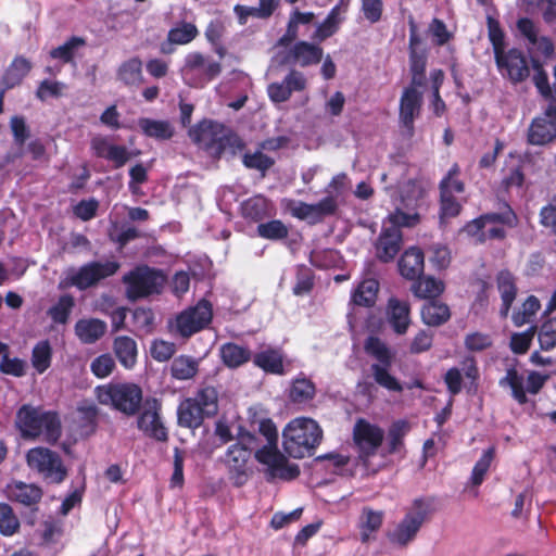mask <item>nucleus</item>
Segmentation results:
<instances>
[{
	"instance_id": "obj_1",
	"label": "nucleus",
	"mask_w": 556,
	"mask_h": 556,
	"mask_svg": "<svg viewBox=\"0 0 556 556\" xmlns=\"http://www.w3.org/2000/svg\"><path fill=\"white\" fill-rule=\"evenodd\" d=\"M424 192L419 182L408 180L392 195L394 212L389 214L376 245L379 260L383 262L393 260L401 249L402 232L400 228L414 227L419 223L420 217L417 210Z\"/></svg>"
},
{
	"instance_id": "obj_2",
	"label": "nucleus",
	"mask_w": 556,
	"mask_h": 556,
	"mask_svg": "<svg viewBox=\"0 0 556 556\" xmlns=\"http://www.w3.org/2000/svg\"><path fill=\"white\" fill-rule=\"evenodd\" d=\"M16 427L25 439H39L55 443L62 433L56 413L31 405H23L16 414Z\"/></svg>"
},
{
	"instance_id": "obj_3",
	"label": "nucleus",
	"mask_w": 556,
	"mask_h": 556,
	"mask_svg": "<svg viewBox=\"0 0 556 556\" xmlns=\"http://www.w3.org/2000/svg\"><path fill=\"white\" fill-rule=\"evenodd\" d=\"M282 439L283 448L289 456L303 458L320 444L323 430L314 419L298 417L287 424Z\"/></svg>"
},
{
	"instance_id": "obj_4",
	"label": "nucleus",
	"mask_w": 556,
	"mask_h": 556,
	"mask_svg": "<svg viewBox=\"0 0 556 556\" xmlns=\"http://www.w3.org/2000/svg\"><path fill=\"white\" fill-rule=\"evenodd\" d=\"M260 432L267 443L255 453L256 459L267 467L270 479L292 480L300 473L298 465L290 464L277 448V429L271 420L260 424Z\"/></svg>"
},
{
	"instance_id": "obj_5",
	"label": "nucleus",
	"mask_w": 556,
	"mask_h": 556,
	"mask_svg": "<svg viewBox=\"0 0 556 556\" xmlns=\"http://www.w3.org/2000/svg\"><path fill=\"white\" fill-rule=\"evenodd\" d=\"M100 404L111 406L126 416L136 415L142 403V390L131 382L99 386L94 390Z\"/></svg>"
},
{
	"instance_id": "obj_6",
	"label": "nucleus",
	"mask_w": 556,
	"mask_h": 556,
	"mask_svg": "<svg viewBox=\"0 0 556 556\" xmlns=\"http://www.w3.org/2000/svg\"><path fill=\"white\" fill-rule=\"evenodd\" d=\"M434 511L431 498H416L407 508L405 516L389 533L390 541L399 546L413 542L426 519Z\"/></svg>"
},
{
	"instance_id": "obj_7",
	"label": "nucleus",
	"mask_w": 556,
	"mask_h": 556,
	"mask_svg": "<svg viewBox=\"0 0 556 556\" xmlns=\"http://www.w3.org/2000/svg\"><path fill=\"white\" fill-rule=\"evenodd\" d=\"M118 269L119 263L116 261L90 262L78 268L70 267L64 271L59 287L62 289L75 287L86 290L113 276Z\"/></svg>"
},
{
	"instance_id": "obj_8",
	"label": "nucleus",
	"mask_w": 556,
	"mask_h": 556,
	"mask_svg": "<svg viewBox=\"0 0 556 556\" xmlns=\"http://www.w3.org/2000/svg\"><path fill=\"white\" fill-rule=\"evenodd\" d=\"M126 296L131 301L160 293L166 277L161 270L148 266H138L123 277Z\"/></svg>"
},
{
	"instance_id": "obj_9",
	"label": "nucleus",
	"mask_w": 556,
	"mask_h": 556,
	"mask_svg": "<svg viewBox=\"0 0 556 556\" xmlns=\"http://www.w3.org/2000/svg\"><path fill=\"white\" fill-rule=\"evenodd\" d=\"M184 81L191 87H203L222 72V65L210 55L190 52L180 70Z\"/></svg>"
},
{
	"instance_id": "obj_10",
	"label": "nucleus",
	"mask_w": 556,
	"mask_h": 556,
	"mask_svg": "<svg viewBox=\"0 0 556 556\" xmlns=\"http://www.w3.org/2000/svg\"><path fill=\"white\" fill-rule=\"evenodd\" d=\"M212 316L211 304L202 300L176 316L169 324L170 332L181 338H189L204 329L211 323Z\"/></svg>"
},
{
	"instance_id": "obj_11",
	"label": "nucleus",
	"mask_w": 556,
	"mask_h": 556,
	"mask_svg": "<svg viewBox=\"0 0 556 556\" xmlns=\"http://www.w3.org/2000/svg\"><path fill=\"white\" fill-rule=\"evenodd\" d=\"M514 214L510 211L504 213H490L468 223L463 231L475 238L478 242L488 239H502L505 236L504 226L511 225Z\"/></svg>"
},
{
	"instance_id": "obj_12",
	"label": "nucleus",
	"mask_w": 556,
	"mask_h": 556,
	"mask_svg": "<svg viewBox=\"0 0 556 556\" xmlns=\"http://www.w3.org/2000/svg\"><path fill=\"white\" fill-rule=\"evenodd\" d=\"M384 430L378 425L364 418L356 420L353 427V442L357 448L358 457L365 467L369 468V459L376 455L384 439Z\"/></svg>"
},
{
	"instance_id": "obj_13",
	"label": "nucleus",
	"mask_w": 556,
	"mask_h": 556,
	"mask_svg": "<svg viewBox=\"0 0 556 556\" xmlns=\"http://www.w3.org/2000/svg\"><path fill=\"white\" fill-rule=\"evenodd\" d=\"M27 465L51 482H61L66 477V469L58 453L46 447H34L26 454Z\"/></svg>"
},
{
	"instance_id": "obj_14",
	"label": "nucleus",
	"mask_w": 556,
	"mask_h": 556,
	"mask_svg": "<svg viewBox=\"0 0 556 556\" xmlns=\"http://www.w3.org/2000/svg\"><path fill=\"white\" fill-rule=\"evenodd\" d=\"M495 61L500 73L514 83L522 81L529 76L528 62L518 49L497 52Z\"/></svg>"
},
{
	"instance_id": "obj_15",
	"label": "nucleus",
	"mask_w": 556,
	"mask_h": 556,
	"mask_svg": "<svg viewBox=\"0 0 556 556\" xmlns=\"http://www.w3.org/2000/svg\"><path fill=\"white\" fill-rule=\"evenodd\" d=\"M160 403L156 400L147 401L138 417L137 426L146 435L157 441H166L167 429L160 416Z\"/></svg>"
},
{
	"instance_id": "obj_16",
	"label": "nucleus",
	"mask_w": 556,
	"mask_h": 556,
	"mask_svg": "<svg viewBox=\"0 0 556 556\" xmlns=\"http://www.w3.org/2000/svg\"><path fill=\"white\" fill-rule=\"evenodd\" d=\"M324 50L308 41L295 42L281 58V63L306 67L318 64L323 60Z\"/></svg>"
},
{
	"instance_id": "obj_17",
	"label": "nucleus",
	"mask_w": 556,
	"mask_h": 556,
	"mask_svg": "<svg viewBox=\"0 0 556 556\" xmlns=\"http://www.w3.org/2000/svg\"><path fill=\"white\" fill-rule=\"evenodd\" d=\"M556 106L548 105L545 116L534 118L528 131L531 144L543 146L556 138Z\"/></svg>"
},
{
	"instance_id": "obj_18",
	"label": "nucleus",
	"mask_w": 556,
	"mask_h": 556,
	"mask_svg": "<svg viewBox=\"0 0 556 556\" xmlns=\"http://www.w3.org/2000/svg\"><path fill=\"white\" fill-rule=\"evenodd\" d=\"M422 103V94L416 87L406 88L400 101V122L406 129L407 136L414 134V121L419 116Z\"/></svg>"
},
{
	"instance_id": "obj_19",
	"label": "nucleus",
	"mask_w": 556,
	"mask_h": 556,
	"mask_svg": "<svg viewBox=\"0 0 556 556\" xmlns=\"http://www.w3.org/2000/svg\"><path fill=\"white\" fill-rule=\"evenodd\" d=\"M250 455V447L241 443L232 444L227 451L225 462L230 470V478L236 486L243 485L248 480L247 464Z\"/></svg>"
},
{
	"instance_id": "obj_20",
	"label": "nucleus",
	"mask_w": 556,
	"mask_h": 556,
	"mask_svg": "<svg viewBox=\"0 0 556 556\" xmlns=\"http://www.w3.org/2000/svg\"><path fill=\"white\" fill-rule=\"evenodd\" d=\"M90 147L94 155L113 162L116 167H122L129 159L128 150L125 147L114 144L103 136L93 137Z\"/></svg>"
},
{
	"instance_id": "obj_21",
	"label": "nucleus",
	"mask_w": 556,
	"mask_h": 556,
	"mask_svg": "<svg viewBox=\"0 0 556 556\" xmlns=\"http://www.w3.org/2000/svg\"><path fill=\"white\" fill-rule=\"evenodd\" d=\"M350 0H340V2L330 10L326 18L316 26L313 39L321 42L334 35L345 20Z\"/></svg>"
},
{
	"instance_id": "obj_22",
	"label": "nucleus",
	"mask_w": 556,
	"mask_h": 556,
	"mask_svg": "<svg viewBox=\"0 0 556 556\" xmlns=\"http://www.w3.org/2000/svg\"><path fill=\"white\" fill-rule=\"evenodd\" d=\"M386 315L395 333L404 334L407 332L410 325V306L407 301L390 298Z\"/></svg>"
},
{
	"instance_id": "obj_23",
	"label": "nucleus",
	"mask_w": 556,
	"mask_h": 556,
	"mask_svg": "<svg viewBox=\"0 0 556 556\" xmlns=\"http://www.w3.org/2000/svg\"><path fill=\"white\" fill-rule=\"evenodd\" d=\"M7 495L22 505L33 506L40 501L42 491L36 484L13 481L7 485Z\"/></svg>"
},
{
	"instance_id": "obj_24",
	"label": "nucleus",
	"mask_w": 556,
	"mask_h": 556,
	"mask_svg": "<svg viewBox=\"0 0 556 556\" xmlns=\"http://www.w3.org/2000/svg\"><path fill=\"white\" fill-rule=\"evenodd\" d=\"M517 28L520 35L528 40L529 49L538 50L544 55H549L553 52L552 42L547 38L539 36L538 27L531 20L520 18L517 22Z\"/></svg>"
},
{
	"instance_id": "obj_25",
	"label": "nucleus",
	"mask_w": 556,
	"mask_h": 556,
	"mask_svg": "<svg viewBox=\"0 0 556 556\" xmlns=\"http://www.w3.org/2000/svg\"><path fill=\"white\" fill-rule=\"evenodd\" d=\"M425 256L419 248L407 249L400 258L399 269L406 279H416L424 273Z\"/></svg>"
},
{
	"instance_id": "obj_26",
	"label": "nucleus",
	"mask_w": 556,
	"mask_h": 556,
	"mask_svg": "<svg viewBox=\"0 0 556 556\" xmlns=\"http://www.w3.org/2000/svg\"><path fill=\"white\" fill-rule=\"evenodd\" d=\"M116 78L127 87H139L143 83L142 61L138 56L125 60L117 67Z\"/></svg>"
},
{
	"instance_id": "obj_27",
	"label": "nucleus",
	"mask_w": 556,
	"mask_h": 556,
	"mask_svg": "<svg viewBox=\"0 0 556 556\" xmlns=\"http://www.w3.org/2000/svg\"><path fill=\"white\" fill-rule=\"evenodd\" d=\"M106 324L98 318H83L75 324V334L85 344H91L104 336Z\"/></svg>"
},
{
	"instance_id": "obj_28",
	"label": "nucleus",
	"mask_w": 556,
	"mask_h": 556,
	"mask_svg": "<svg viewBox=\"0 0 556 556\" xmlns=\"http://www.w3.org/2000/svg\"><path fill=\"white\" fill-rule=\"evenodd\" d=\"M177 414L178 424L186 428H198L207 417L192 397H188L179 404Z\"/></svg>"
},
{
	"instance_id": "obj_29",
	"label": "nucleus",
	"mask_w": 556,
	"mask_h": 556,
	"mask_svg": "<svg viewBox=\"0 0 556 556\" xmlns=\"http://www.w3.org/2000/svg\"><path fill=\"white\" fill-rule=\"evenodd\" d=\"M410 427L405 420L394 421L387 434V447L384 455L396 454L401 457L404 456V438L408 433Z\"/></svg>"
},
{
	"instance_id": "obj_30",
	"label": "nucleus",
	"mask_w": 556,
	"mask_h": 556,
	"mask_svg": "<svg viewBox=\"0 0 556 556\" xmlns=\"http://www.w3.org/2000/svg\"><path fill=\"white\" fill-rule=\"evenodd\" d=\"M253 363L266 372L283 374V356L279 350L266 349L261 351L253 356Z\"/></svg>"
},
{
	"instance_id": "obj_31",
	"label": "nucleus",
	"mask_w": 556,
	"mask_h": 556,
	"mask_svg": "<svg viewBox=\"0 0 556 556\" xmlns=\"http://www.w3.org/2000/svg\"><path fill=\"white\" fill-rule=\"evenodd\" d=\"M451 317L450 308L446 304L435 300L424 304L421 308V319L428 326H441Z\"/></svg>"
},
{
	"instance_id": "obj_32",
	"label": "nucleus",
	"mask_w": 556,
	"mask_h": 556,
	"mask_svg": "<svg viewBox=\"0 0 556 556\" xmlns=\"http://www.w3.org/2000/svg\"><path fill=\"white\" fill-rule=\"evenodd\" d=\"M314 18L313 12H301L294 9L290 14L286 34L279 39L278 46L285 47L295 40L299 35V26L311 24Z\"/></svg>"
},
{
	"instance_id": "obj_33",
	"label": "nucleus",
	"mask_w": 556,
	"mask_h": 556,
	"mask_svg": "<svg viewBox=\"0 0 556 556\" xmlns=\"http://www.w3.org/2000/svg\"><path fill=\"white\" fill-rule=\"evenodd\" d=\"M218 125L213 122H202L189 130V136L193 142L204 149L212 148L217 141Z\"/></svg>"
},
{
	"instance_id": "obj_34",
	"label": "nucleus",
	"mask_w": 556,
	"mask_h": 556,
	"mask_svg": "<svg viewBox=\"0 0 556 556\" xmlns=\"http://www.w3.org/2000/svg\"><path fill=\"white\" fill-rule=\"evenodd\" d=\"M497 289L502 298L501 315L507 316L509 308L515 301L517 289L515 279L508 271H501L497 276Z\"/></svg>"
},
{
	"instance_id": "obj_35",
	"label": "nucleus",
	"mask_w": 556,
	"mask_h": 556,
	"mask_svg": "<svg viewBox=\"0 0 556 556\" xmlns=\"http://www.w3.org/2000/svg\"><path fill=\"white\" fill-rule=\"evenodd\" d=\"M114 352L125 368H131L136 364L137 344L134 339L126 336L117 337L114 340Z\"/></svg>"
},
{
	"instance_id": "obj_36",
	"label": "nucleus",
	"mask_w": 556,
	"mask_h": 556,
	"mask_svg": "<svg viewBox=\"0 0 556 556\" xmlns=\"http://www.w3.org/2000/svg\"><path fill=\"white\" fill-rule=\"evenodd\" d=\"M198 370L199 361L188 355H179L170 364V374L177 380L192 379Z\"/></svg>"
},
{
	"instance_id": "obj_37",
	"label": "nucleus",
	"mask_w": 556,
	"mask_h": 556,
	"mask_svg": "<svg viewBox=\"0 0 556 556\" xmlns=\"http://www.w3.org/2000/svg\"><path fill=\"white\" fill-rule=\"evenodd\" d=\"M500 386L510 388L513 397L519 403L527 402L525 377L515 367L506 370V375L500 380Z\"/></svg>"
},
{
	"instance_id": "obj_38",
	"label": "nucleus",
	"mask_w": 556,
	"mask_h": 556,
	"mask_svg": "<svg viewBox=\"0 0 556 556\" xmlns=\"http://www.w3.org/2000/svg\"><path fill=\"white\" fill-rule=\"evenodd\" d=\"M220 356L226 366L236 368L251 358V352L244 346L235 343H226L220 348Z\"/></svg>"
},
{
	"instance_id": "obj_39",
	"label": "nucleus",
	"mask_w": 556,
	"mask_h": 556,
	"mask_svg": "<svg viewBox=\"0 0 556 556\" xmlns=\"http://www.w3.org/2000/svg\"><path fill=\"white\" fill-rule=\"evenodd\" d=\"M444 289L443 281L429 276L415 282L412 291L417 298L434 301L433 299L440 296Z\"/></svg>"
},
{
	"instance_id": "obj_40",
	"label": "nucleus",
	"mask_w": 556,
	"mask_h": 556,
	"mask_svg": "<svg viewBox=\"0 0 556 556\" xmlns=\"http://www.w3.org/2000/svg\"><path fill=\"white\" fill-rule=\"evenodd\" d=\"M379 283L375 279H365L352 293V302L359 306H371L375 304Z\"/></svg>"
},
{
	"instance_id": "obj_41",
	"label": "nucleus",
	"mask_w": 556,
	"mask_h": 556,
	"mask_svg": "<svg viewBox=\"0 0 556 556\" xmlns=\"http://www.w3.org/2000/svg\"><path fill=\"white\" fill-rule=\"evenodd\" d=\"M417 38L414 34L410 35V72H412V86L421 87L425 83L426 56L417 53L415 45Z\"/></svg>"
},
{
	"instance_id": "obj_42",
	"label": "nucleus",
	"mask_w": 556,
	"mask_h": 556,
	"mask_svg": "<svg viewBox=\"0 0 556 556\" xmlns=\"http://www.w3.org/2000/svg\"><path fill=\"white\" fill-rule=\"evenodd\" d=\"M383 515L381 511H375L365 508L359 518V530L362 541L366 542L371 538V534L377 532L382 525Z\"/></svg>"
},
{
	"instance_id": "obj_43",
	"label": "nucleus",
	"mask_w": 556,
	"mask_h": 556,
	"mask_svg": "<svg viewBox=\"0 0 556 556\" xmlns=\"http://www.w3.org/2000/svg\"><path fill=\"white\" fill-rule=\"evenodd\" d=\"M199 35L197 26L192 23L181 22L168 30L167 40L173 45H188Z\"/></svg>"
},
{
	"instance_id": "obj_44",
	"label": "nucleus",
	"mask_w": 556,
	"mask_h": 556,
	"mask_svg": "<svg viewBox=\"0 0 556 556\" xmlns=\"http://www.w3.org/2000/svg\"><path fill=\"white\" fill-rule=\"evenodd\" d=\"M31 66L28 60L24 58H16L9 66L3 75V85L7 89L13 88L18 85L22 79L28 74Z\"/></svg>"
},
{
	"instance_id": "obj_45",
	"label": "nucleus",
	"mask_w": 556,
	"mask_h": 556,
	"mask_svg": "<svg viewBox=\"0 0 556 556\" xmlns=\"http://www.w3.org/2000/svg\"><path fill=\"white\" fill-rule=\"evenodd\" d=\"M138 125L148 137L159 140L169 139L173 136V128L169 123L151 118H140Z\"/></svg>"
},
{
	"instance_id": "obj_46",
	"label": "nucleus",
	"mask_w": 556,
	"mask_h": 556,
	"mask_svg": "<svg viewBox=\"0 0 556 556\" xmlns=\"http://www.w3.org/2000/svg\"><path fill=\"white\" fill-rule=\"evenodd\" d=\"M365 351L375 357L378 363L375 365L392 364L394 354L388 345L377 337H369L365 342Z\"/></svg>"
},
{
	"instance_id": "obj_47",
	"label": "nucleus",
	"mask_w": 556,
	"mask_h": 556,
	"mask_svg": "<svg viewBox=\"0 0 556 556\" xmlns=\"http://www.w3.org/2000/svg\"><path fill=\"white\" fill-rule=\"evenodd\" d=\"M391 364L384 365H371L370 370L374 377V380L382 388L393 391L401 392L403 390L400 381L390 374L389 369Z\"/></svg>"
},
{
	"instance_id": "obj_48",
	"label": "nucleus",
	"mask_w": 556,
	"mask_h": 556,
	"mask_svg": "<svg viewBox=\"0 0 556 556\" xmlns=\"http://www.w3.org/2000/svg\"><path fill=\"white\" fill-rule=\"evenodd\" d=\"M52 348L48 340L39 341L33 349L31 365L38 374L45 372L51 365Z\"/></svg>"
},
{
	"instance_id": "obj_49",
	"label": "nucleus",
	"mask_w": 556,
	"mask_h": 556,
	"mask_svg": "<svg viewBox=\"0 0 556 556\" xmlns=\"http://www.w3.org/2000/svg\"><path fill=\"white\" fill-rule=\"evenodd\" d=\"M207 417L214 416L218 410V394L215 388L204 387L192 397Z\"/></svg>"
},
{
	"instance_id": "obj_50",
	"label": "nucleus",
	"mask_w": 556,
	"mask_h": 556,
	"mask_svg": "<svg viewBox=\"0 0 556 556\" xmlns=\"http://www.w3.org/2000/svg\"><path fill=\"white\" fill-rule=\"evenodd\" d=\"M315 395L314 383L305 378L299 377L294 379L290 389V399L295 403H305L311 401Z\"/></svg>"
},
{
	"instance_id": "obj_51",
	"label": "nucleus",
	"mask_w": 556,
	"mask_h": 556,
	"mask_svg": "<svg viewBox=\"0 0 556 556\" xmlns=\"http://www.w3.org/2000/svg\"><path fill=\"white\" fill-rule=\"evenodd\" d=\"M74 305L75 301L72 295H61L58 302L49 308L48 315L55 324H66Z\"/></svg>"
},
{
	"instance_id": "obj_52",
	"label": "nucleus",
	"mask_w": 556,
	"mask_h": 556,
	"mask_svg": "<svg viewBox=\"0 0 556 556\" xmlns=\"http://www.w3.org/2000/svg\"><path fill=\"white\" fill-rule=\"evenodd\" d=\"M256 231L261 238L268 240H281L285 239L289 233L288 227L278 219L260 224L256 228Z\"/></svg>"
},
{
	"instance_id": "obj_53",
	"label": "nucleus",
	"mask_w": 556,
	"mask_h": 556,
	"mask_svg": "<svg viewBox=\"0 0 556 556\" xmlns=\"http://www.w3.org/2000/svg\"><path fill=\"white\" fill-rule=\"evenodd\" d=\"M85 45V40L80 37H72L64 45L52 49L50 56L52 59L61 60L64 63H70L74 60L75 52L78 48Z\"/></svg>"
},
{
	"instance_id": "obj_54",
	"label": "nucleus",
	"mask_w": 556,
	"mask_h": 556,
	"mask_svg": "<svg viewBox=\"0 0 556 556\" xmlns=\"http://www.w3.org/2000/svg\"><path fill=\"white\" fill-rule=\"evenodd\" d=\"M540 307V301L534 295L528 296V299L522 303L520 309L514 313V324L519 327L530 323L531 318L536 314Z\"/></svg>"
},
{
	"instance_id": "obj_55",
	"label": "nucleus",
	"mask_w": 556,
	"mask_h": 556,
	"mask_svg": "<svg viewBox=\"0 0 556 556\" xmlns=\"http://www.w3.org/2000/svg\"><path fill=\"white\" fill-rule=\"evenodd\" d=\"M494 453V447H489L483 452L479 460L476 463L471 473V482L473 485H480L482 483L484 476L493 460Z\"/></svg>"
},
{
	"instance_id": "obj_56",
	"label": "nucleus",
	"mask_w": 556,
	"mask_h": 556,
	"mask_svg": "<svg viewBox=\"0 0 556 556\" xmlns=\"http://www.w3.org/2000/svg\"><path fill=\"white\" fill-rule=\"evenodd\" d=\"M460 168L457 164L448 169L447 174L440 182V190H447L452 194L463 193L465 190L464 182L458 179Z\"/></svg>"
},
{
	"instance_id": "obj_57",
	"label": "nucleus",
	"mask_w": 556,
	"mask_h": 556,
	"mask_svg": "<svg viewBox=\"0 0 556 556\" xmlns=\"http://www.w3.org/2000/svg\"><path fill=\"white\" fill-rule=\"evenodd\" d=\"M20 523L12 508L4 503H0V532L4 535H12Z\"/></svg>"
},
{
	"instance_id": "obj_58",
	"label": "nucleus",
	"mask_w": 556,
	"mask_h": 556,
	"mask_svg": "<svg viewBox=\"0 0 556 556\" xmlns=\"http://www.w3.org/2000/svg\"><path fill=\"white\" fill-rule=\"evenodd\" d=\"M175 344L162 339L152 341L150 346L151 356L157 362L168 361L175 354Z\"/></svg>"
},
{
	"instance_id": "obj_59",
	"label": "nucleus",
	"mask_w": 556,
	"mask_h": 556,
	"mask_svg": "<svg viewBox=\"0 0 556 556\" xmlns=\"http://www.w3.org/2000/svg\"><path fill=\"white\" fill-rule=\"evenodd\" d=\"M441 195V218L455 217L459 214L462 205L455 194L447 190H440Z\"/></svg>"
},
{
	"instance_id": "obj_60",
	"label": "nucleus",
	"mask_w": 556,
	"mask_h": 556,
	"mask_svg": "<svg viewBox=\"0 0 556 556\" xmlns=\"http://www.w3.org/2000/svg\"><path fill=\"white\" fill-rule=\"evenodd\" d=\"M115 367L113 357L109 354H102L96 357L90 365L92 374L98 378L110 376Z\"/></svg>"
},
{
	"instance_id": "obj_61",
	"label": "nucleus",
	"mask_w": 556,
	"mask_h": 556,
	"mask_svg": "<svg viewBox=\"0 0 556 556\" xmlns=\"http://www.w3.org/2000/svg\"><path fill=\"white\" fill-rule=\"evenodd\" d=\"M539 341L543 350H551L556 345V319H548L541 326Z\"/></svg>"
},
{
	"instance_id": "obj_62",
	"label": "nucleus",
	"mask_w": 556,
	"mask_h": 556,
	"mask_svg": "<svg viewBox=\"0 0 556 556\" xmlns=\"http://www.w3.org/2000/svg\"><path fill=\"white\" fill-rule=\"evenodd\" d=\"M273 163L274 161L261 151L247 153L243 156V164L248 168H253L261 172L267 170L273 165Z\"/></svg>"
},
{
	"instance_id": "obj_63",
	"label": "nucleus",
	"mask_w": 556,
	"mask_h": 556,
	"mask_svg": "<svg viewBox=\"0 0 556 556\" xmlns=\"http://www.w3.org/2000/svg\"><path fill=\"white\" fill-rule=\"evenodd\" d=\"M383 11L382 0H362V12L364 17L371 24L381 20Z\"/></svg>"
},
{
	"instance_id": "obj_64",
	"label": "nucleus",
	"mask_w": 556,
	"mask_h": 556,
	"mask_svg": "<svg viewBox=\"0 0 556 556\" xmlns=\"http://www.w3.org/2000/svg\"><path fill=\"white\" fill-rule=\"evenodd\" d=\"M492 340L489 334L482 332H472L466 336L465 346L472 352H479L491 346Z\"/></svg>"
}]
</instances>
